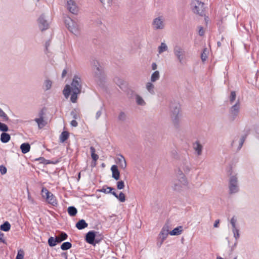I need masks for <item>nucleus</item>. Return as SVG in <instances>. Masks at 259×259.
<instances>
[{
	"mask_svg": "<svg viewBox=\"0 0 259 259\" xmlns=\"http://www.w3.org/2000/svg\"><path fill=\"white\" fill-rule=\"evenodd\" d=\"M83 83L82 75L79 73L74 74L71 85L66 84L64 87L63 93L65 97L68 98L71 92L70 100L72 103H76L78 95L80 94L81 92Z\"/></svg>",
	"mask_w": 259,
	"mask_h": 259,
	"instance_id": "1",
	"label": "nucleus"
},
{
	"mask_svg": "<svg viewBox=\"0 0 259 259\" xmlns=\"http://www.w3.org/2000/svg\"><path fill=\"white\" fill-rule=\"evenodd\" d=\"M170 116L174 125L176 127L178 126L182 117L180 111V105L179 104L174 103L170 105Z\"/></svg>",
	"mask_w": 259,
	"mask_h": 259,
	"instance_id": "2",
	"label": "nucleus"
},
{
	"mask_svg": "<svg viewBox=\"0 0 259 259\" xmlns=\"http://www.w3.org/2000/svg\"><path fill=\"white\" fill-rule=\"evenodd\" d=\"M177 175L178 179L173 182L172 187L175 191H181L188 186L189 182L181 170L178 172Z\"/></svg>",
	"mask_w": 259,
	"mask_h": 259,
	"instance_id": "3",
	"label": "nucleus"
},
{
	"mask_svg": "<svg viewBox=\"0 0 259 259\" xmlns=\"http://www.w3.org/2000/svg\"><path fill=\"white\" fill-rule=\"evenodd\" d=\"M93 70V76L96 81H101L105 78L104 71L97 60H94L91 62Z\"/></svg>",
	"mask_w": 259,
	"mask_h": 259,
	"instance_id": "4",
	"label": "nucleus"
},
{
	"mask_svg": "<svg viewBox=\"0 0 259 259\" xmlns=\"http://www.w3.org/2000/svg\"><path fill=\"white\" fill-rule=\"evenodd\" d=\"M65 23L68 30L75 35H78L80 32V26L77 20L67 18Z\"/></svg>",
	"mask_w": 259,
	"mask_h": 259,
	"instance_id": "5",
	"label": "nucleus"
},
{
	"mask_svg": "<svg viewBox=\"0 0 259 259\" xmlns=\"http://www.w3.org/2000/svg\"><path fill=\"white\" fill-rule=\"evenodd\" d=\"M42 197L46 199V202L49 204L56 206L58 204V201L54 195L50 192L47 188H42L41 190Z\"/></svg>",
	"mask_w": 259,
	"mask_h": 259,
	"instance_id": "6",
	"label": "nucleus"
},
{
	"mask_svg": "<svg viewBox=\"0 0 259 259\" xmlns=\"http://www.w3.org/2000/svg\"><path fill=\"white\" fill-rule=\"evenodd\" d=\"M152 26L154 30H162L165 27V18L162 16L154 18L152 22Z\"/></svg>",
	"mask_w": 259,
	"mask_h": 259,
	"instance_id": "7",
	"label": "nucleus"
},
{
	"mask_svg": "<svg viewBox=\"0 0 259 259\" xmlns=\"http://www.w3.org/2000/svg\"><path fill=\"white\" fill-rule=\"evenodd\" d=\"M174 54L180 64L184 65L185 63V52L181 47L176 46L174 48Z\"/></svg>",
	"mask_w": 259,
	"mask_h": 259,
	"instance_id": "8",
	"label": "nucleus"
},
{
	"mask_svg": "<svg viewBox=\"0 0 259 259\" xmlns=\"http://www.w3.org/2000/svg\"><path fill=\"white\" fill-rule=\"evenodd\" d=\"M192 5L193 7V11L194 13L201 16H202L204 14V4L203 3L195 0L193 2Z\"/></svg>",
	"mask_w": 259,
	"mask_h": 259,
	"instance_id": "9",
	"label": "nucleus"
},
{
	"mask_svg": "<svg viewBox=\"0 0 259 259\" xmlns=\"http://www.w3.org/2000/svg\"><path fill=\"white\" fill-rule=\"evenodd\" d=\"M229 187L230 193L231 194L236 193L238 192V181L236 176H232L230 177Z\"/></svg>",
	"mask_w": 259,
	"mask_h": 259,
	"instance_id": "10",
	"label": "nucleus"
},
{
	"mask_svg": "<svg viewBox=\"0 0 259 259\" xmlns=\"http://www.w3.org/2000/svg\"><path fill=\"white\" fill-rule=\"evenodd\" d=\"M169 227L168 225H164L162 228L159 235L158 245L160 246L163 243L164 240L167 238L168 234H169Z\"/></svg>",
	"mask_w": 259,
	"mask_h": 259,
	"instance_id": "11",
	"label": "nucleus"
},
{
	"mask_svg": "<svg viewBox=\"0 0 259 259\" xmlns=\"http://www.w3.org/2000/svg\"><path fill=\"white\" fill-rule=\"evenodd\" d=\"M240 109V103L239 100L230 109V116L232 120H234L239 115Z\"/></svg>",
	"mask_w": 259,
	"mask_h": 259,
	"instance_id": "12",
	"label": "nucleus"
},
{
	"mask_svg": "<svg viewBox=\"0 0 259 259\" xmlns=\"http://www.w3.org/2000/svg\"><path fill=\"white\" fill-rule=\"evenodd\" d=\"M66 8L72 14H77L78 12V8L73 0H66Z\"/></svg>",
	"mask_w": 259,
	"mask_h": 259,
	"instance_id": "13",
	"label": "nucleus"
},
{
	"mask_svg": "<svg viewBox=\"0 0 259 259\" xmlns=\"http://www.w3.org/2000/svg\"><path fill=\"white\" fill-rule=\"evenodd\" d=\"M38 27L41 31H44L49 28V24L46 20L44 15H41L37 19Z\"/></svg>",
	"mask_w": 259,
	"mask_h": 259,
	"instance_id": "14",
	"label": "nucleus"
},
{
	"mask_svg": "<svg viewBox=\"0 0 259 259\" xmlns=\"http://www.w3.org/2000/svg\"><path fill=\"white\" fill-rule=\"evenodd\" d=\"M244 138L241 137H235L232 143V146L236 149L237 150H240L244 142Z\"/></svg>",
	"mask_w": 259,
	"mask_h": 259,
	"instance_id": "15",
	"label": "nucleus"
},
{
	"mask_svg": "<svg viewBox=\"0 0 259 259\" xmlns=\"http://www.w3.org/2000/svg\"><path fill=\"white\" fill-rule=\"evenodd\" d=\"M34 121L37 123L39 128H42L46 124V122L44 120V113L40 111L38 114V117L35 118Z\"/></svg>",
	"mask_w": 259,
	"mask_h": 259,
	"instance_id": "16",
	"label": "nucleus"
},
{
	"mask_svg": "<svg viewBox=\"0 0 259 259\" xmlns=\"http://www.w3.org/2000/svg\"><path fill=\"white\" fill-rule=\"evenodd\" d=\"M193 149L195 151V154L199 156L202 155L203 149V146L199 141H196L193 144Z\"/></svg>",
	"mask_w": 259,
	"mask_h": 259,
	"instance_id": "17",
	"label": "nucleus"
},
{
	"mask_svg": "<svg viewBox=\"0 0 259 259\" xmlns=\"http://www.w3.org/2000/svg\"><path fill=\"white\" fill-rule=\"evenodd\" d=\"M95 233L93 231L89 232L85 236V241L90 244L95 245L96 243H98L99 241H95Z\"/></svg>",
	"mask_w": 259,
	"mask_h": 259,
	"instance_id": "18",
	"label": "nucleus"
},
{
	"mask_svg": "<svg viewBox=\"0 0 259 259\" xmlns=\"http://www.w3.org/2000/svg\"><path fill=\"white\" fill-rule=\"evenodd\" d=\"M191 170V164L188 161H183L181 164L180 169L178 170H181L183 173V171L185 174L189 173Z\"/></svg>",
	"mask_w": 259,
	"mask_h": 259,
	"instance_id": "19",
	"label": "nucleus"
},
{
	"mask_svg": "<svg viewBox=\"0 0 259 259\" xmlns=\"http://www.w3.org/2000/svg\"><path fill=\"white\" fill-rule=\"evenodd\" d=\"M116 162L120 168L124 169L126 167V160L122 155H119L117 156Z\"/></svg>",
	"mask_w": 259,
	"mask_h": 259,
	"instance_id": "20",
	"label": "nucleus"
},
{
	"mask_svg": "<svg viewBox=\"0 0 259 259\" xmlns=\"http://www.w3.org/2000/svg\"><path fill=\"white\" fill-rule=\"evenodd\" d=\"M111 170L112 171V178L116 181L118 180L120 178V172L118 169L117 166L113 165L111 167Z\"/></svg>",
	"mask_w": 259,
	"mask_h": 259,
	"instance_id": "21",
	"label": "nucleus"
},
{
	"mask_svg": "<svg viewBox=\"0 0 259 259\" xmlns=\"http://www.w3.org/2000/svg\"><path fill=\"white\" fill-rule=\"evenodd\" d=\"M183 231V227L178 226L169 232V234L171 236H177L180 235Z\"/></svg>",
	"mask_w": 259,
	"mask_h": 259,
	"instance_id": "22",
	"label": "nucleus"
},
{
	"mask_svg": "<svg viewBox=\"0 0 259 259\" xmlns=\"http://www.w3.org/2000/svg\"><path fill=\"white\" fill-rule=\"evenodd\" d=\"M112 194L114 195L120 202H124L125 201V195L122 192H120L119 195H118L115 191H113V192H112Z\"/></svg>",
	"mask_w": 259,
	"mask_h": 259,
	"instance_id": "23",
	"label": "nucleus"
},
{
	"mask_svg": "<svg viewBox=\"0 0 259 259\" xmlns=\"http://www.w3.org/2000/svg\"><path fill=\"white\" fill-rule=\"evenodd\" d=\"M160 78V73L158 70L154 71L150 77V81L152 82H156Z\"/></svg>",
	"mask_w": 259,
	"mask_h": 259,
	"instance_id": "24",
	"label": "nucleus"
},
{
	"mask_svg": "<svg viewBox=\"0 0 259 259\" xmlns=\"http://www.w3.org/2000/svg\"><path fill=\"white\" fill-rule=\"evenodd\" d=\"M154 88V85L153 84L152 82L150 81L146 83V89L150 94L152 95L155 94Z\"/></svg>",
	"mask_w": 259,
	"mask_h": 259,
	"instance_id": "25",
	"label": "nucleus"
},
{
	"mask_svg": "<svg viewBox=\"0 0 259 259\" xmlns=\"http://www.w3.org/2000/svg\"><path fill=\"white\" fill-rule=\"evenodd\" d=\"M88 226V224L84 220H81L76 224V227L79 230L87 228Z\"/></svg>",
	"mask_w": 259,
	"mask_h": 259,
	"instance_id": "26",
	"label": "nucleus"
},
{
	"mask_svg": "<svg viewBox=\"0 0 259 259\" xmlns=\"http://www.w3.org/2000/svg\"><path fill=\"white\" fill-rule=\"evenodd\" d=\"M20 149L23 154L28 153L30 151V146L28 143H23L20 146Z\"/></svg>",
	"mask_w": 259,
	"mask_h": 259,
	"instance_id": "27",
	"label": "nucleus"
},
{
	"mask_svg": "<svg viewBox=\"0 0 259 259\" xmlns=\"http://www.w3.org/2000/svg\"><path fill=\"white\" fill-rule=\"evenodd\" d=\"M135 100L136 103L140 106H145L146 102L143 99V98L139 95H135Z\"/></svg>",
	"mask_w": 259,
	"mask_h": 259,
	"instance_id": "28",
	"label": "nucleus"
},
{
	"mask_svg": "<svg viewBox=\"0 0 259 259\" xmlns=\"http://www.w3.org/2000/svg\"><path fill=\"white\" fill-rule=\"evenodd\" d=\"M11 139L10 135L6 133H3L1 135V140L4 143L8 142Z\"/></svg>",
	"mask_w": 259,
	"mask_h": 259,
	"instance_id": "29",
	"label": "nucleus"
},
{
	"mask_svg": "<svg viewBox=\"0 0 259 259\" xmlns=\"http://www.w3.org/2000/svg\"><path fill=\"white\" fill-rule=\"evenodd\" d=\"M159 54H161L164 52L167 51L168 47L164 42H161L160 45L157 48Z\"/></svg>",
	"mask_w": 259,
	"mask_h": 259,
	"instance_id": "30",
	"label": "nucleus"
},
{
	"mask_svg": "<svg viewBox=\"0 0 259 259\" xmlns=\"http://www.w3.org/2000/svg\"><path fill=\"white\" fill-rule=\"evenodd\" d=\"M52 86V81L50 79H46L44 82L43 88L45 91L49 90Z\"/></svg>",
	"mask_w": 259,
	"mask_h": 259,
	"instance_id": "31",
	"label": "nucleus"
},
{
	"mask_svg": "<svg viewBox=\"0 0 259 259\" xmlns=\"http://www.w3.org/2000/svg\"><path fill=\"white\" fill-rule=\"evenodd\" d=\"M68 237L67 234L65 232H61V233L56 237L57 238V241H58V243L61 242L62 241L67 239Z\"/></svg>",
	"mask_w": 259,
	"mask_h": 259,
	"instance_id": "32",
	"label": "nucleus"
},
{
	"mask_svg": "<svg viewBox=\"0 0 259 259\" xmlns=\"http://www.w3.org/2000/svg\"><path fill=\"white\" fill-rule=\"evenodd\" d=\"M67 211L70 216L74 217L76 214L77 210L74 206H69L67 209Z\"/></svg>",
	"mask_w": 259,
	"mask_h": 259,
	"instance_id": "33",
	"label": "nucleus"
},
{
	"mask_svg": "<svg viewBox=\"0 0 259 259\" xmlns=\"http://www.w3.org/2000/svg\"><path fill=\"white\" fill-rule=\"evenodd\" d=\"M69 137V133L68 132H63L60 136V141L61 143L64 142Z\"/></svg>",
	"mask_w": 259,
	"mask_h": 259,
	"instance_id": "34",
	"label": "nucleus"
},
{
	"mask_svg": "<svg viewBox=\"0 0 259 259\" xmlns=\"http://www.w3.org/2000/svg\"><path fill=\"white\" fill-rule=\"evenodd\" d=\"M113 190H114V189L111 187L104 186V187H103V188L99 190V191L100 192L105 193V194H109V193L112 194V192H113L112 191Z\"/></svg>",
	"mask_w": 259,
	"mask_h": 259,
	"instance_id": "35",
	"label": "nucleus"
},
{
	"mask_svg": "<svg viewBox=\"0 0 259 259\" xmlns=\"http://www.w3.org/2000/svg\"><path fill=\"white\" fill-rule=\"evenodd\" d=\"M58 243V241H57V238H54L53 237H51L48 239V244L50 246L54 247L56 245V244Z\"/></svg>",
	"mask_w": 259,
	"mask_h": 259,
	"instance_id": "36",
	"label": "nucleus"
},
{
	"mask_svg": "<svg viewBox=\"0 0 259 259\" xmlns=\"http://www.w3.org/2000/svg\"><path fill=\"white\" fill-rule=\"evenodd\" d=\"M11 225L8 222H5L1 226V229L5 232L9 231Z\"/></svg>",
	"mask_w": 259,
	"mask_h": 259,
	"instance_id": "37",
	"label": "nucleus"
},
{
	"mask_svg": "<svg viewBox=\"0 0 259 259\" xmlns=\"http://www.w3.org/2000/svg\"><path fill=\"white\" fill-rule=\"evenodd\" d=\"M90 151H91V157H92L93 160L95 161H97L98 160V159L99 158V156L97 154H96L95 153V152H96L95 149L92 146L90 147Z\"/></svg>",
	"mask_w": 259,
	"mask_h": 259,
	"instance_id": "38",
	"label": "nucleus"
},
{
	"mask_svg": "<svg viewBox=\"0 0 259 259\" xmlns=\"http://www.w3.org/2000/svg\"><path fill=\"white\" fill-rule=\"evenodd\" d=\"M72 246L71 243L69 242H65L62 244L61 245V249L63 250H66L70 249Z\"/></svg>",
	"mask_w": 259,
	"mask_h": 259,
	"instance_id": "39",
	"label": "nucleus"
},
{
	"mask_svg": "<svg viewBox=\"0 0 259 259\" xmlns=\"http://www.w3.org/2000/svg\"><path fill=\"white\" fill-rule=\"evenodd\" d=\"M236 222H237L236 218L235 217H232L230 220V224L232 226V229H234L235 228H237L236 227Z\"/></svg>",
	"mask_w": 259,
	"mask_h": 259,
	"instance_id": "40",
	"label": "nucleus"
},
{
	"mask_svg": "<svg viewBox=\"0 0 259 259\" xmlns=\"http://www.w3.org/2000/svg\"><path fill=\"white\" fill-rule=\"evenodd\" d=\"M100 2L106 7H110L112 4V0H99Z\"/></svg>",
	"mask_w": 259,
	"mask_h": 259,
	"instance_id": "41",
	"label": "nucleus"
},
{
	"mask_svg": "<svg viewBox=\"0 0 259 259\" xmlns=\"http://www.w3.org/2000/svg\"><path fill=\"white\" fill-rule=\"evenodd\" d=\"M114 81L120 88H121V85L124 83V81L118 77L115 78Z\"/></svg>",
	"mask_w": 259,
	"mask_h": 259,
	"instance_id": "42",
	"label": "nucleus"
},
{
	"mask_svg": "<svg viewBox=\"0 0 259 259\" xmlns=\"http://www.w3.org/2000/svg\"><path fill=\"white\" fill-rule=\"evenodd\" d=\"M126 118V115L124 112H120V113L119 114V115L118 116V119L119 120L123 121L125 120Z\"/></svg>",
	"mask_w": 259,
	"mask_h": 259,
	"instance_id": "43",
	"label": "nucleus"
},
{
	"mask_svg": "<svg viewBox=\"0 0 259 259\" xmlns=\"http://www.w3.org/2000/svg\"><path fill=\"white\" fill-rule=\"evenodd\" d=\"M9 128L8 126L3 123L0 122V131L2 132H7Z\"/></svg>",
	"mask_w": 259,
	"mask_h": 259,
	"instance_id": "44",
	"label": "nucleus"
},
{
	"mask_svg": "<svg viewBox=\"0 0 259 259\" xmlns=\"http://www.w3.org/2000/svg\"><path fill=\"white\" fill-rule=\"evenodd\" d=\"M232 232L234 235V237L236 240L238 239L239 237V230L237 228L232 229Z\"/></svg>",
	"mask_w": 259,
	"mask_h": 259,
	"instance_id": "45",
	"label": "nucleus"
},
{
	"mask_svg": "<svg viewBox=\"0 0 259 259\" xmlns=\"http://www.w3.org/2000/svg\"><path fill=\"white\" fill-rule=\"evenodd\" d=\"M125 185L124 183L122 181H118L117 183V188L119 190H121L124 188Z\"/></svg>",
	"mask_w": 259,
	"mask_h": 259,
	"instance_id": "46",
	"label": "nucleus"
},
{
	"mask_svg": "<svg viewBox=\"0 0 259 259\" xmlns=\"http://www.w3.org/2000/svg\"><path fill=\"white\" fill-rule=\"evenodd\" d=\"M71 115L74 119H77L78 117V112L77 110H73L71 112Z\"/></svg>",
	"mask_w": 259,
	"mask_h": 259,
	"instance_id": "47",
	"label": "nucleus"
},
{
	"mask_svg": "<svg viewBox=\"0 0 259 259\" xmlns=\"http://www.w3.org/2000/svg\"><path fill=\"white\" fill-rule=\"evenodd\" d=\"M236 98V93L235 92L232 91L231 93V95L230 96V102L232 104Z\"/></svg>",
	"mask_w": 259,
	"mask_h": 259,
	"instance_id": "48",
	"label": "nucleus"
},
{
	"mask_svg": "<svg viewBox=\"0 0 259 259\" xmlns=\"http://www.w3.org/2000/svg\"><path fill=\"white\" fill-rule=\"evenodd\" d=\"M24 258V252L22 250L18 251L16 259H23Z\"/></svg>",
	"mask_w": 259,
	"mask_h": 259,
	"instance_id": "49",
	"label": "nucleus"
},
{
	"mask_svg": "<svg viewBox=\"0 0 259 259\" xmlns=\"http://www.w3.org/2000/svg\"><path fill=\"white\" fill-rule=\"evenodd\" d=\"M0 116L3 117L5 120H8V117L5 112L0 108Z\"/></svg>",
	"mask_w": 259,
	"mask_h": 259,
	"instance_id": "50",
	"label": "nucleus"
},
{
	"mask_svg": "<svg viewBox=\"0 0 259 259\" xmlns=\"http://www.w3.org/2000/svg\"><path fill=\"white\" fill-rule=\"evenodd\" d=\"M103 107L102 106L100 108V109L98 111L96 114V119H98L99 118V117L101 116L102 113V110H103Z\"/></svg>",
	"mask_w": 259,
	"mask_h": 259,
	"instance_id": "51",
	"label": "nucleus"
},
{
	"mask_svg": "<svg viewBox=\"0 0 259 259\" xmlns=\"http://www.w3.org/2000/svg\"><path fill=\"white\" fill-rule=\"evenodd\" d=\"M7 168L5 166L3 165H0V172L2 175L5 174L7 172Z\"/></svg>",
	"mask_w": 259,
	"mask_h": 259,
	"instance_id": "52",
	"label": "nucleus"
},
{
	"mask_svg": "<svg viewBox=\"0 0 259 259\" xmlns=\"http://www.w3.org/2000/svg\"><path fill=\"white\" fill-rule=\"evenodd\" d=\"M205 49L204 50L203 52L202 53L201 55V58L203 61H205L207 57L206 54L205 53Z\"/></svg>",
	"mask_w": 259,
	"mask_h": 259,
	"instance_id": "53",
	"label": "nucleus"
},
{
	"mask_svg": "<svg viewBox=\"0 0 259 259\" xmlns=\"http://www.w3.org/2000/svg\"><path fill=\"white\" fill-rule=\"evenodd\" d=\"M70 124L71 125V126H73V127H76L78 125V123L75 120V119H73L72 120L71 122H70Z\"/></svg>",
	"mask_w": 259,
	"mask_h": 259,
	"instance_id": "54",
	"label": "nucleus"
},
{
	"mask_svg": "<svg viewBox=\"0 0 259 259\" xmlns=\"http://www.w3.org/2000/svg\"><path fill=\"white\" fill-rule=\"evenodd\" d=\"M151 68L153 70L156 71L157 68V65L156 63L153 62L151 64Z\"/></svg>",
	"mask_w": 259,
	"mask_h": 259,
	"instance_id": "55",
	"label": "nucleus"
},
{
	"mask_svg": "<svg viewBox=\"0 0 259 259\" xmlns=\"http://www.w3.org/2000/svg\"><path fill=\"white\" fill-rule=\"evenodd\" d=\"M199 34L201 36H202L204 34V30L202 27L200 28L199 30Z\"/></svg>",
	"mask_w": 259,
	"mask_h": 259,
	"instance_id": "56",
	"label": "nucleus"
},
{
	"mask_svg": "<svg viewBox=\"0 0 259 259\" xmlns=\"http://www.w3.org/2000/svg\"><path fill=\"white\" fill-rule=\"evenodd\" d=\"M220 221L219 220H216L214 222V224L213 225L214 227L217 228L218 227Z\"/></svg>",
	"mask_w": 259,
	"mask_h": 259,
	"instance_id": "57",
	"label": "nucleus"
},
{
	"mask_svg": "<svg viewBox=\"0 0 259 259\" xmlns=\"http://www.w3.org/2000/svg\"><path fill=\"white\" fill-rule=\"evenodd\" d=\"M67 74V70L66 69H64L62 71V77H64L66 74Z\"/></svg>",
	"mask_w": 259,
	"mask_h": 259,
	"instance_id": "58",
	"label": "nucleus"
},
{
	"mask_svg": "<svg viewBox=\"0 0 259 259\" xmlns=\"http://www.w3.org/2000/svg\"><path fill=\"white\" fill-rule=\"evenodd\" d=\"M49 43L47 42V43L46 44V49H47L48 47L49 46Z\"/></svg>",
	"mask_w": 259,
	"mask_h": 259,
	"instance_id": "59",
	"label": "nucleus"
},
{
	"mask_svg": "<svg viewBox=\"0 0 259 259\" xmlns=\"http://www.w3.org/2000/svg\"><path fill=\"white\" fill-rule=\"evenodd\" d=\"M217 259H224V258L221 256H217Z\"/></svg>",
	"mask_w": 259,
	"mask_h": 259,
	"instance_id": "60",
	"label": "nucleus"
},
{
	"mask_svg": "<svg viewBox=\"0 0 259 259\" xmlns=\"http://www.w3.org/2000/svg\"><path fill=\"white\" fill-rule=\"evenodd\" d=\"M80 177V174L79 173V175H78V179H79Z\"/></svg>",
	"mask_w": 259,
	"mask_h": 259,
	"instance_id": "61",
	"label": "nucleus"
},
{
	"mask_svg": "<svg viewBox=\"0 0 259 259\" xmlns=\"http://www.w3.org/2000/svg\"><path fill=\"white\" fill-rule=\"evenodd\" d=\"M233 259H237V256H235Z\"/></svg>",
	"mask_w": 259,
	"mask_h": 259,
	"instance_id": "62",
	"label": "nucleus"
},
{
	"mask_svg": "<svg viewBox=\"0 0 259 259\" xmlns=\"http://www.w3.org/2000/svg\"><path fill=\"white\" fill-rule=\"evenodd\" d=\"M39 0H37V1H38Z\"/></svg>",
	"mask_w": 259,
	"mask_h": 259,
	"instance_id": "63",
	"label": "nucleus"
}]
</instances>
